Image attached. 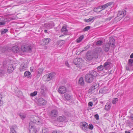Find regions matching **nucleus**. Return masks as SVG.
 I'll list each match as a JSON object with an SVG mask.
<instances>
[{
    "label": "nucleus",
    "instance_id": "obj_1",
    "mask_svg": "<svg viewBox=\"0 0 133 133\" xmlns=\"http://www.w3.org/2000/svg\"><path fill=\"white\" fill-rule=\"evenodd\" d=\"M97 74V73L95 71L93 70L90 71L89 73L86 74L85 76L86 82L88 83H92Z\"/></svg>",
    "mask_w": 133,
    "mask_h": 133
},
{
    "label": "nucleus",
    "instance_id": "obj_2",
    "mask_svg": "<svg viewBox=\"0 0 133 133\" xmlns=\"http://www.w3.org/2000/svg\"><path fill=\"white\" fill-rule=\"evenodd\" d=\"M29 130L30 133H36L37 130L36 127L35 125H33V123L30 122L29 123Z\"/></svg>",
    "mask_w": 133,
    "mask_h": 133
},
{
    "label": "nucleus",
    "instance_id": "obj_3",
    "mask_svg": "<svg viewBox=\"0 0 133 133\" xmlns=\"http://www.w3.org/2000/svg\"><path fill=\"white\" fill-rule=\"evenodd\" d=\"M21 48L22 50L24 52H31L32 51L31 47L29 45L22 46Z\"/></svg>",
    "mask_w": 133,
    "mask_h": 133
},
{
    "label": "nucleus",
    "instance_id": "obj_4",
    "mask_svg": "<svg viewBox=\"0 0 133 133\" xmlns=\"http://www.w3.org/2000/svg\"><path fill=\"white\" fill-rule=\"evenodd\" d=\"M30 122H31L33 123V125H35V124L37 125H40L41 122V120L37 117L35 116L32 119Z\"/></svg>",
    "mask_w": 133,
    "mask_h": 133
},
{
    "label": "nucleus",
    "instance_id": "obj_5",
    "mask_svg": "<svg viewBox=\"0 0 133 133\" xmlns=\"http://www.w3.org/2000/svg\"><path fill=\"white\" fill-rule=\"evenodd\" d=\"M55 25L52 22H49L48 23L44 24L42 26L46 29H51L53 28Z\"/></svg>",
    "mask_w": 133,
    "mask_h": 133
},
{
    "label": "nucleus",
    "instance_id": "obj_6",
    "mask_svg": "<svg viewBox=\"0 0 133 133\" xmlns=\"http://www.w3.org/2000/svg\"><path fill=\"white\" fill-rule=\"evenodd\" d=\"M126 14V11L124 10H121L118 12L117 17L116 18L119 17L120 19L123 18Z\"/></svg>",
    "mask_w": 133,
    "mask_h": 133
},
{
    "label": "nucleus",
    "instance_id": "obj_7",
    "mask_svg": "<svg viewBox=\"0 0 133 133\" xmlns=\"http://www.w3.org/2000/svg\"><path fill=\"white\" fill-rule=\"evenodd\" d=\"M38 104L39 105L42 106L45 105L46 103V100L42 98H40L38 100Z\"/></svg>",
    "mask_w": 133,
    "mask_h": 133
},
{
    "label": "nucleus",
    "instance_id": "obj_8",
    "mask_svg": "<svg viewBox=\"0 0 133 133\" xmlns=\"http://www.w3.org/2000/svg\"><path fill=\"white\" fill-rule=\"evenodd\" d=\"M81 128L84 131L86 132L88 130V124L85 122H82L81 123Z\"/></svg>",
    "mask_w": 133,
    "mask_h": 133
},
{
    "label": "nucleus",
    "instance_id": "obj_9",
    "mask_svg": "<svg viewBox=\"0 0 133 133\" xmlns=\"http://www.w3.org/2000/svg\"><path fill=\"white\" fill-rule=\"evenodd\" d=\"M55 75V74L54 72L49 73L45 76L46 77V80L49 81L53 78Z\"/></svg>",
    "mask_w": 133,
    "mask_h": 133
},
{
    "label": "nucleus",
    "instance_id": "obj_10",
    "mask_svg": "<svg viewBox=\"0 0 133 133\" xmlns=\"http://www.w3.org/2000/svg\"><path fill=\"white\" fill-rule=\"evenodd\" d=\"M66 87L63 86H61L58 89V92L59 93L63 94L66 92Z\"/></svg>",
    "mask_w": 133,
    "mask_h": 133
},
{
    "label": "nucleus",
    "instance_id": "obj_11",
    "mask_svg": "<svg viewBox=\"0 0 133 133\" xmlns=\"http://www.w3.org/2000/svg\"><path fill=\"white\" fill-rule=\"evenodd\" d=\"M109 42L107 43V44H109L110 46L113 47L115 46L114 42L115 41V39H114L112 37H110L109 38Z\"/></svg>",
    "mask_w": 133,
    "mask_h": 133
},
{
    "label": "nucleus",
    "instance_id": "obj_12",
    "mask_svg": "<svg viewBox=\"0 0 133 133\" xmlns=\"http://www.w3.org/2000/svg\"><path fill=\"white\" fill-rule=\"evenodd\" d=\"M58 114V112L56 110H53L51 111L50 114V116L51 118L56 116Z\"/></svg>",
    "mask_w": 133,
    "mask_h": 133
},
{
    "label": "nucleus",
    "instance_id": "obj_13",
    "mask_svg": "<svg viewBox=\"0 0 133 133\" xmlns=\"http://www.w3.org/2000/svg\"><path fill=\"white\" fill-rule=\"evenodd\" d=\"M112 4V2H109L102 6H99L100 9H102V10L105 9L109 6L111 5Z\"/></svg>",
    "mask_w": 133,
    "mask_h": 133
},
{
    "label": "nucleus",
    "instance_id": "obj_14",
    "mask_svg": "<svg viewBox=\"0 0 133 133\" xmlns=\"http://www.w3.org/2000/svg\"><path fill=\"white\" fill-rule=\"evenodd\" d=\"M111 64V62L109 61V60H108L104 64L103 66L104 69L106 70L108 69L110 66Z\"/></svg>",
    "mask_w": 133,
    "mask_h": 133
},
{
    "label": "nucleus",
    "instance_id": "obj_15",
    "mask_svg": "<svg viewBox=\"0 0 133 133\" xmlns=\"http://www.w3.org/2000/svg\"><path fill=\"white\" fill-rule=\"evenodd\" d=\"M49 38H44L42 40V44L43 45L48 44L50 41Z\"/></svg>",
    "mask_w": 133,
    "mask_h": 133
},
{
    "label": "nucleus",
    "instance_id": "obj_16",
    "mask_svg": "<svg viewBox=\"0 0 133 133\" xmlns=\"http://www.w3.org/2000/svg\"><path fill=\"white\" fill-rule=\"evenodd\" d=\"M110 46L109 44L106 43L103 46V49L105 52H107L109 51L110 47Z\"/></svg>",
    "mask_w": 133,
    "mask_h": 133
},
{
    "label": "nucleus",
    "instance_id": "obj_17",
    "mask_svg": "<svg viewBox=\"0 0 133 133\" xmlns=\"http://www.w3.org/2000/svg\"><path fill=\"white\" fill-rule=\"evenodd\" d=\"M14 69L13 66L12 64L10 65L8 68L7 71L9 73H11Z\"/></svg>",
    "mask_w": 133,
    "mask_h": 133
},
{
    "label": "nucleus",
    "instance_id": "obj_18",
    "mask_svg": "<svg viewBox=\"0 0 133 133\" xmlns=\"http://www.w3.org/2000/svg\"><path fill=\"white\" fill-rule=\"evenodd\" d=\"M12 50L13 52L15 53H17L19 52V48L17 45L12 47Z\"/></svg>",
    "mask_w": 133,
    "mask_h": 133
},
{
    "label": "nucleus",
    "instance_id": "obj_19",
    "mask_svg": "<svg viewBox=\"0 0 133 133\" xmlns=\"http://www.w3.org/2000/svg\"><path fill=\"white\" fill-rule=\"evenodd\" d=\"M82 62V59L79 58H75L73 60V62L74 64H76V63H81Z\"/></svg>",
    "mask_w": 133,
    "mask_h": 133
},
{
    "label": "nucleus",
    "instance_id": "obj_20",
    "mask_svg": "<svg viewBox=\"0 0 133 133\" xmlns=\"http://www.w3.org/2000/svg\"><path fill=\"white\" fill-rule=\"evenodd\" d=\"M64 96L65 99L67 101L70 100L72 98V96L68 93L65 94L64 95Z\"/></svg>",
    "mask_w": 133,
    "mask_h": 133
},
{
    "label": "nucleus",
    "instance_id": "obj_21",
    "mask_svg": "<svg viewBox=\"0 0 133 133\" xmlns=\"http://www.w3.org/2000/svg\"><path fill=\"white\" fill-rule=\"evenodd\" d=\"M27 68V65L26 64H22L19 68L20 70L21 71L25 70Z\"/></svg>",
    "mask_w": 133,
    "mask_h": 133
},
{
    "label": "nucleus",
    "instance_id": "obj_22",
    "mask_svg": "<svg viewBox=\"0 0 133 133\" xmlns=\"http://www.w3.org/2000/svg\"><path fill=\"white\" fill-rule=\"evenodd\" d=\"M24 76L25 77L30 78L31 77V75L30 72L28 71H26L24 74Z\"/></svg>",
    "mask_w": 133,
    "mask_h": 133
},
{
    "label": "nucleus",
    "instance_id": "obj_23",
    "mask_svg": "<svg viewBox=\"0 0 133 133\" xmlns=\"http://www.w3.org/2000/svg\"><path fill=\"white\" fill-rule=\"evenodd\" d=\"M65 119V117L64 116H59L57 118V120L59 122H63Z\"/></svg>",
    "mask_w": 133,
    "mask_h": 133
},
{
    "label": "nucleus",
    "instance_id": "obj_24",
    "mask_svg": "<svg viewBox=\"0 0 133 133\" xmlns=\"http://www.w3.org/2000/svg\"><path fill=\"white\" fill-rule=\"evenodd\" d=\"M93 58V55L89 53L87 54L86 55V58L88 61H90L92 60Z\"/></svg>",
    "mask_w": 133,
    "mask_h": 133
},
{
    "label": "nucleus",
    "instance_id": "obj_25",
    "mask_svg": "<svg viewBox=\"0 0 133 133\" xmlns=\"http://www.w3.org/2000/svg\"><path fill=\"white\" fill-rule=\"evenodd\" d=\"M79 84L81 85H83L84 84V82L83 77H81L79 78L78 81Z\"/></svg>",
    "mask_w": 133,
    "mask_h": 133
},
{
    "label": "nucleus",
    "instance_id": "obj_26",
    "mask_svg": "<svg viewBox=\"0 0 133 133\" xmlns=\"http://www.w3.org/2000/svg\"><path fill=\"white\" fill-rule=\"evenodd\" d=\"M95 53L97 54L99 53L102 52V49L101 48L98 47L95 48Z\"/></svg>",
    "mask_w": 133,
    "mask_h": 133
},
{
    "label": "nucleus",
    "instance_id": "obj_27",
    "mask_svg": "<svg viewBox=\"0 0 133 133\" xmlns=\"http://www.w3.org/2000/svg\"><path fill=\"white\" fill-rule=\"evenodd\" d=\"M128 65L130 67L133 66V59H129L128 61Z\"/></svg>",
    "mask_w": 133,
    "mask_h": 133
},
{
    "label": "nucleus",
    "instance_id": "obj_28",
    "mask_svg": "<svg viewBox=\"0 0 133 133\" xmlns=\"http://www.w3.org/2000/svg\"><path fill=\"white\" fill-rule=\"evenodd\" d=\"M61 31L62 32H65L64 33V35H66L67 34L68 30L66 28H64V26H63L62 28Z\"/></svg>",
    "mask_w": 133,
    "mask_h": 133
},
{
    "label": "nucleus",
    "instance_id": "obj_29",
    "mask_svg": "<svg viewBox=\"0 0 133 133\" xmlns=\"http://www.w3.org/2000/svg\"><path fill=\"white\" fill-rule=\"evenodd\" d=\"M5 72V71L4 69H0V76H4Z\"/></svg>",
    "mask_w": 133,
    "mask_h": 133
},
{
    "label": "nucleus",
    "instance_id": "obj_30",
    "mask_svg": "<svg viewBox=\"0 0 133 133\" xmlns=\"http://www.w3.org/2000/svg\"><path fill=\"white\" fill-rule=\"evenodd\" d=\"M95 18V17L92 18H90L89 19H84V21L87 22H91L92 20H94Z\"/></svg>",
    "mask_w": 133,
    "mask_h": 133
},
{
    "label": "nucleus",
    "instance_id": "obj_31",
    "mask_svg": "<svg viewBox=\"0 0 133 133\" xmlns=\"http://www.w3.org/2000/svg\"><path fill=\"white\" fill-rule=\"evenodd\" d=\"M99 86V84L98 83H94L92 86L91 87L93 88V89H95L98 87Z\"/></svg>",
    "mask_w": 133,
    "mask_h": 133
},
{
    "label": "nucleus",
    "instance_id": "obj_32",
    "mask_svg": "<svg viewBox=\"0 0 133 133\" xmlns=\"http://www.w3.org/2000/svg\"><path fill=\"white\" fill-rule=\"evenodd\" d=\"M111 107L110 105L106 104L105 106V109L107 111H109Z\"/></svg>",
    "mask_w": 133,
    "mask_h": 133
},
{
    "label": "nucleus",
    "instance_id": "obj_33",
    "mask_svg": "<svg viewBox=\"0 0 133 133\" xmlns=\"http://www.w3.org/2000/svg\"><path fill=\"white\" fill-rule=\"evenodd\" d=\"M97 68L98 70L100 71L104 69V66L102 65H100L97 67Z\"/></svg>",
    "mask_w": 133,
    "mask_h": 133
},
{
    "label": "nucleus",
    "instance_id": "obj_34",
    "mask_svg": "<svg viewBox=\"0 0 133 133\" xmlns=\"http://www.w3.org/2000/svg\"><path fill=\"white\" fill-rule=\"evenodd\" d=\"M10 129L16 130L17 129V127L16 125L14 124L10 127Z\"/></svg>",
    "mask_w": 133,
    "mask_h": 133
},
{
    "label": "nucleus",
    "instance_id": "obj_35",
    "mask_svg": "<svg viewBox=\"0 0 133 133\" xmlns=\"http://www.w3.org/2000/svg\"><path fill=\"white\" fill-rule=\"evenodd\" d=\"M84 36L83 35H82L78 38L77 40V43L80 42L83 39Z\"/></svg>",
    "mask_w": 133,
    "mask_h": 133
},
{
    "label": "nucleus",
    "instance_id": "obj_36",
    "mask_svg": "<svg viewBox=\"0 0 133 133\" xmlns=\"http://www.w3.org/2000/svg\"><path fill=\"white\" fill-rule=\"evenodd\" d=\"M42 133H48V129L46 128H44Z\"/></svg>",
    "mask_w": 133,
    "mask_h": 133
},
{
    "label": "nucleus",
    "instance_id": "obj_37",
    "mask_svg": "<svg viewBox=\"0 0 133 133\" xmlns=\"http://www.w3.org/2000/svg\"><path fill=\"white\" fill-rule=\"evenodd\" d=\"M103 43V42L101 40H99L97 42L96 45L98 46L101 45Z\"/></svg>",
    "mask_w": 133,
    "mask_h": 133
},
{
    "label": "nucleus",
    "instance_id": "obj_38",
    "mask_svg": "<svg viewBox=\"0 0 133 133\" xmlns=\"http://www.w3.org/2000/svg\"><path fill=\"white\" fill-rule=\"evenodd\" d=\"M94 89H93V88L91 87L90 89L88 90V93L89 94L91 93L92 92L94 91Z\"/></svg>",
    "mask_w": 133,
    "mask_h": 133
},
{
    "label": "nucleus",
    "instance_id": "obj_39",
    "mask_svg": "<svg viewBox=\"0 0 133 133\" xmlns=\"http://www.w3.org/2000/svg\"><path fill=\"white\" fill-rule=\"evenodd\" d=\"M90 26H86L84 29H83V31H88L90 29Z\"/></svg>",
    "mask_w": 133,
    "mask_h": 133
},
{
    "label": "nucleus",
    "instance_id": "obj_40",
    "mask_svg": "<svg viewBox=\"0 0 133 133\" xmlns=\"http://www.w3.org/2000/svg\"><path fill=\"white\" fill-rule=\"evenodd\" d=\"M37 91H35L34 92L31 93L30 94V95L31 96H34L37 94Z\"/></svg>",
    "mask_w": 133,
    "mask_h": 133
},
{
    "label": "nucleus",
    "instance_id": "obj_41",
    "mask_svg": "<svg viewBox=\"0 0 133 133\" xmlns=\"http://www.w3.org/2000/svg\"><path fill=\"white\" fill-rule=\"evenodd\" d=\"M75 64L76 65V66L79 68H81V67L82 64L81 63H76Z\"/></svg>",
    "mask_w": 133,
    "mask_h": 133
},
{
    "label": "nucleus",
    "instance_id": "obj_42",
    "mask_svg": "<svg viewBox=\"0 0 133 133\" xmlns=\"http://www.w3.org/2000/svg\"><path fill=\"white\" fill-rule=\"evenodd\" d=\"M5 96V92H2L0 94V98H2L4 97Z\"/></svg>",
    "mask_w": 133,
    "mask_h": 133
},
{
    "label": "nucleus",
    "instance_id": "obj_43",
    "mask_svg": "<svg viewBox=\"0 0 133 133\" xmlns=\"http://www.w3.org/2000/svg\"><path fill=\"white\" fill-rule=\"evenodd\" d=\"M118 101V99L117 98L113 99L112 101V103L113 104H116L117 102Z\"/></svg>",
    "mask_w": 133,
    "mask_h": 133
},
{
    "label": "nucleus",
    "instance_id": "obj_44",
    "mask_svg": "<svg viewBox=\"0 0 133 133\" xmlns=\"http://www.w3.org/2000/svg\"><path fill=\"white\" fill-rule=\"evenodd\" d=\"M40 94L42 95H45V93L44 89H41L40 91Z\"/></svg>",
    "mask_w": 133,
    "mask_h": 133
},
{
    "label": "nucleus",
    "instance_id": "obj_45",
    "mask_svg": "<svg viewBox=\"0 0 133 133\" xmlns=\"http://www.w3.org/2000/svg\"><path fill=\"white\" fill-rule=\"evenodd\" d=\"M38 74H42L43 72V68H41L40 69H38Z\"/></svg>",
    "mask_w": 133,
    "mask_h": 133
},
{
    "label": "nucleus",
    "instance_id": "obj_46",
    "mask_svg": "<svg viewBox=\"0 0 133 133\" xmlns=\"http://www.w3.org/2000/svg\"><path fill=\"white\" fill-rule=\"evenodd\" d=\"M8 31V29H5L2 31L1 32V34L3 35L5 33Z\"/></svg>",
    "mask_w": 133,
    "mask_h": 133
},
{
    "label": "nucleus",
    "instance_id": "obj_47",
    "mask_svg": "<svg viewBox=\"0 0 133 133\" xmlns=\"http://www.w3.org/2000/svg\"><path fill=\"white\" fill-rule=\"evenodd\" d=\"M19 116L22 119H24L26 117V116L23 114H20Z\"/></svg>",
    "mask_w": 133,
    "mask_h": 133
},
{
    "label": "nucleus",
    "instance_id": "obj_48",
    "mask_svg": "<svg viewBox=\"0 0 133 133\" xmlns=\"http://www.w3.org/2000/svg\"><path fill=\"white\" fill-rule=\"evenodd\" d=\"M105 87L99 90V92L101 93H104V91H105Z\"/></svg>",
    "mask_w": 133,
    "mask_h": 133
},
{
    "label": "nucleus",
    "instance_id": "obj_49",
    "mask_svg": "<svg viewBox=\"0 0 133 133\" xmlns=\"http://www.w3.org/2000/svg\"><path fill=\"white\" fill-rule=\"evenodd\" d=\"M100 9V8H99V6L98 7V8H94V11L95 12H100L102 10H98V9Z\"/></svg>",
    "mask_w": 133,
    "mask_h": 133
},
{
    "label": "nucleus",
    "instance_id": "obj_50",
    "mask_svg": "<svg viewBox=\"0 0 133 133\" xmlns=\"http://www.w3.org/2000/svg\"><path fill=\"white\" fill-rule=\"evenodd\" d=\"M94 126L93 125L91 124H90L89 125V127H88V128L92 130Z\"/></svg>",
    "mask_w": 133,
    "mask_h": 133
},
{
    "label": "nucleus",
    "instance_id": "obj_51",
    "mask_svg": "<svg viewBox=\"0 0 133 133\" xmlns=\"http://www.w3.org/2000/svg\"><path fill=\"white\" fill-rule=\"evenodd\" d=\"M10 133H16V130L10 129Z\"/></svg>",
    "mask_w": 133,
    "mask_h": 133
},
{
    "label": "nucleus",
    "instance_id": "obj_52",
    "mask_svg": "<svg viewBox=\"0 0 133 133\" xmlns=\"http://www.w3.org/2000/svg\"><path fill=\"white\" fill-rule=\"evenodd\" d=\"M95 117L96 120H98L99 119V116L98 114H96L95 115Z\"/></svg>",
    "mask_w": 133,
    "mask_h": 133
},
{
    "label": "nucleus",
    "instance_id": "obj_53",
    "mask_svg": "<svg viewBox=\"0 0 133 133\" xmlns=\"http://www.w3.org/2000/svg\"><path fill=\"white\" fill-rule=\"evenodd\" d=\"M3 104V102L2 100V99L0 98V107Z\"/></svg>",
    "mask_w": 133,
    "mask_h": 133
},
{
    "label": "nucleus",
    "instance_id": "obj_54",
    "mask_svg": "<svg viewBox=\"0 0 133 133\" xmlns=\"http://www.w3.org/2000/svg\"><path fill=\"white\" fill-rule=\"evenodd\" d=\"M5 23V22L4 21L0 22V25H4Z\"/></svg>",
    "mask_w": 133,
    "mask_h": 133
},
{
    "label": "nucleus",
    "instance_id": "obj_55",
    "mask_svg": "<svg viewBox=\"0 0 133 133\" xmlns=\"http://www.w3.org/2000/svg\"><path fill=\"white\" fill-rule=\"evenodd\" d=\"M93 103L92 102H90L88 103L89 105L90 106H92L93 105Z\"/></svg>",
    "mask_w": 133,
    "mask_h": 133
},
{
    "label": "nucleus",
    "instance_id": "obj_56",
    "mask_svg": "<svg viewBox=\"0 0 133 133\" xmlns=\"http://www.w3.org/2000/svg\"><path fill=\"white\" fill-rule=\"evenodd\" d=\"M65 64L67 67H69V65L68 62L66 61L65 63Z\"/></svg>",
    "mask_w": 133,
    "mask_h": 133
},
{
    "label": "nucleus",
    "instance_id": "obj_57",
    "mask_svg": "<svg viewBox=\"0 0 133 133\" xmlns=\"http://www.w3.org/2000/svg\"><path fill=\"white\" fill-rule=\"evenodd\" d=\"M112 18V17H108V18H107L106 19L107 20H109L110 21L111 19Z\"/></svg>",
    "mask_w": 133,
    "mask_h": 133
},
{
    "label": "nucleus",
    "instance_id": "obj_58",
    "mask_svg": "<svg viewBox=\"0 0 133 133\" xmlns=\"http://www.w3.org/2000/svg\"><path fill=\"white\" fill-rule=\"evenodd\" d=\"M126 69L127 70H130V69L129 66H127L125 67Z\"/></svg>",
    "mask_w": 133,
    "mask_h": 133
},
{
    "label": "nucleus",
    "instance_id": "obj_59",
    "mask_svg": "<svg viewBox=\"0 0 133 133\" xmlns=\"http://www.w3.org/2000/svg\"><path fill=\"white\" fill-rule=\"evenodd\" d=\"M130 57L131 58H133V53H132L130 55Z\"/></svg>",
    "mask_w": 133,
    "mask_h": 133
},
{
    "label": "nucleus",
    "instance_id": "obj_60",
    "mask_svg": "<svg viewBox=\"0 0 133 133\" xmlns=\"http://www.w3.org/2000/svg\"><path fill=\"white\" fill-rule=\"evenodd\" d=\"M130 118L132 120V121L133 122V114L131 115L130 117Z\"/></svg>",
    "mask_w": 133,
    "mask_h": 133
},
{
    "label": "nucleus",
    "instance_id": "obj_61",
    "mask_svg": "<svg viewBox=\"0 0 133 133\" xmlns=\"http://www.w3.org/2000/svg\"><path fill=\"white\" fill-rule=\"evenodd\" d=\"M25 2H26V3H29L30 2V0H25Z\"/></svg>",
    "mask_w": 133,
    "mask_h": 133
},
{
    "label": "nucleus",
    "instance_id": "obj_62",
    "mask_svg": "<svg viewBox=\"0 0 133 133\" xmlns=\"http://www.w3.org/2000/svg\"><path fill=\"white\" fill-rule=\"evenodd\" d=\"M33 67H30V70H31V71H32L33 70Z\"/></svg>",
    "mask_w": 133,
    "mask_h": 133
},
{
    "label": "nucleus",
    "instance_id": "obj_63",
    "mask_svg": "<svg viewBox=\"0 0 133 133\" xmlns=\"http://www.w3.org/2000/svg\"><path fill=\"white\" fill-rule=\"evenodd\" d=\"M125 133H131L130 132L128 131H125Z\"/></svg>",
    "mask_w": 133,
    "mask_h": 133
},
{
    "label": "nucleus",
    "instance_id": "obj_64",
    "mask_svg": "<svg viewBox=\"0 0 133 133\" xmlns=\"http://www.w3.org/2000/svg\"><path fill=\"white\" fill-rule=\"evenodd\" d=\"M44 32L45 33H47V31L46 30H44Z\"/></svg>",
    "mask_w": 133,
    "mask_h": 133
}]
</instances>
